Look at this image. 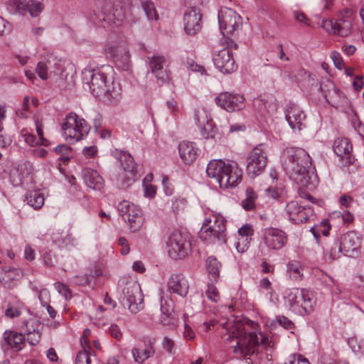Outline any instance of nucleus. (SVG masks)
<instances>
[{"instance_id": "nucleus-48", "label": "nucleus", "mask_w": 364, "mask_h": 364, "mask_svg": "<svg viewBox=\"0 0 364 364\" xmlns=\"http://www.w3.org/2000/svg\"><path fill=\"white\" fill-rule=\"evenodd\" d=\"M330 229L331 226L328 220H324L321 222L318 226L311 228V231L312 232L314 237L318 239L320 233H322L324 236H328Z\"/></svg>"}, {"instance_id": "nucleus-14", "label": "nucleus", "mask_w": 364, "mask_h": 364, "mask_svg": "<svg viewBox=\"0 0 364 364\" xmlns=\"http://www.w3.org/2000/svg\"><path fill=\"white\" fill-rule=\"evenodd\" d=\"M285 215L294 224L306 222L312 213L310 207L300 205L298 202L291 200L287 203L284 208Z\"/></svg>"}, {"instance_id": "nucleus-33", "label": "nucleus", "mask_w": 364, "mask_h": 364, "mask_svg": "<svg viewBox=\"0 0 364 364\" xmlns=\"http://www.w3.org/2000/svg\"><path fill=\"white\" fill-rule=\"evenodd\" d=\"M327 86L333 90L330 93L327 94V97H326V100L330 105L333 107H338L346 102V97L342 95L333 82H328Z\"/></svg>"}, {"instance_id": "nucleus-9", "label": "nucleus", "mask_w": 364, "mask_h": 364, "mask_svg": "<svg viewBox=\"0 0 364 364\" xmlns=\"http://www.w3.org/2000/svg\"><path fill=\"white\" fill-rule=\"evenodd\" d=\"M97 9L101 13L102 20L109 25H119L125 18L124 9L119 1L100 0Z\"/></svg>"}, {"instance_id": "nucleus-47", "label": "nucleus", "mask_w": 364, "mask_h": 364, "mask_svg": "<svg viewBox=\"0 0 364 364\" xmlns=\"http://www.w3.org/2000/svg\"><path fill=\"white\" fill-rule=\"evenodd\" d=\"M118 210L121 213L122 217L123 213H130V215H134L136 213H140V210H141L137 205L125 200L119 204Z\"/></svg>"}, {"instance_id": "nucleus-32", "label": "nucleus", "mask_w": 364, "mask_h": 364, "mask_svg": "<svg viewBox=\"0 0 364 364\" xmlns=\"http://www.w3.org/2000/svg\"><path fill=\"white\" fill-rule=\"evenodd\" d=\"M252 107L259 112H273L277 109L276 100L272 95L255 98L252 101Z\"/></svg>"}, {"instance_id": "nucleus-10", "label": "nucleus", "mask_w": 364, "mask_h": 364, "mask_svg": "<svg viewBox=\"0 0 364 364\" xmlns=\"http://www.w3.org/2000/svg\"><path fill=\"white\" fill-rule=\"evenodd\" d=\"M287 299L291 309L299 314L308 313L313 306L311 294L306 289H289Z\"/></svg>"}, {"instance_id": "nucleus-31", "label": "nucleus", "mask_w": 364, "mask_h": 364, "mask_svg": "<svg viewBox=\"0 0 364 364\" xmlns=\"http://www.w3.org/2000/svg\"><path fill=\"white\" fill-rule=\"evenodd\" d=\"M5 316L9 318L18 317L21 314L23 303L16 296L9 294L6 298Z\"/></svg>"}, {"instance_id": "nucleus-54", "label": "nucleus", "mask_w": 364, "mask_h": 364, "mask_svg": "<svg viewBox=\"0 0 364 364\" xmlns=\"http://www.w3.org/2000/svg\"><path fill=\"white\" fill-rule=\"evenodd\" d=\"M41 338V333L39 331L33 330L28 332L27 338H25V341H28L31 346H36L39 343Z\"/></svg>"}, {"instance_id": "nucleus-63", "label": "nucleus", "mask_w": 364, "mask_h": 364, "mask_svg": "<svg viewBox=\"0 0 364 364\" xmlns=\"http://www.w3.org/2000/svg\"><path fill=\"white\" fill-rule=\"evenodd\" d=\"M118 245L121 247L120 252L122 255H126L129 252V245L125 237H119L118 240Z\"/></svg>"}, {"instance_id": "nucleus-41", "label": "nucleus", "mask_w": 364, "mask_h": 364, "mask_svg": "<svg viewBox=\"0 0 364 364\" xmlns=\"http://www.w3.org/2000/svg\"><path fill=\"white\" fill-rule=\"evenodd\" d=\"M121 164L125 172L129 173L132 176L134 177L136 168V164L134 161L133 158L129 155H124L121 158ZM132 181H134V178H130Z\"/></svg>"}, {"instance_id": "nucleus-53", "label": "nucleus", "mask_w": 364, "mask_h": 364, "mask_svg": "<svg viewBox=\"0 0 364 364\" xmlns=\"http://www.w3.org/2000/svg\"><path fill=\"white\" fill-rule=\"evenodd\" d=\"M251 240V238L238 237L235 244L237 252H245L249 248Z\"/></svg>"}, {"instance_id": "nucleus-36", "label": "nucleus", "mask_w": 364, "mask_h": 364, "mask_svg": "<svg viewBox=\"0 0 364 364\" xmlns=\"http://www.w3.org/2000/svg\"><path fill=\"white\" fill-rule=\"evenodd\" d=\"M221 264L218 259L210 256L206 260V268L210 277V279L213 282H216L220 276V269Z\"/></svg>"}, {"instance_id": "nucleus-12", "label": "nucleus", "mask_w": 364, "mask_h": 364, "mask_svg": "<svg viewBox=\"0 0 364 364\" xmlns=\"http://www.w3.org/2000/svg\"><path fill=\"white\" fill-rule=\"evenodd\" d=\"M267 153L263 144L255 146L247 157L246 171L249 176L255 178L260 175L267 164Z\"/></svg>"}, {"instance_id": "nucleus-8", "label": "nucleus", "mask_w": 364, "mask_h": 364, "mask_svg": "<svg viewBox=\"0 0 364 364\" xmlns=\"http://www.w3.org/2000/svg\"><path fill=\"white\" fill-rule=\"evenodd\" d=\"M167 248L171 258L183 259L191 252L190 237L179 230H175L168 239Z\"/></svg>"}, {"instance_id": "nucleus-6", "label": "nucleus", "mask_w": 364, "mask_h": 364, "mask_svg": "<svg viewBox=\"0 0 364 364\" xmlns=\"http://www.w3.org/2000/svg\"><path fill=\"white\" fill-rule=\"evenodd\" d=\"M62 130L65 139L74 142L83 139L88 134L90 126L84 119L71 112L66 116Z\"/></svg>"}, {"instance_id": "nucleus-51", "label": "nucleus", "mask_w": 364, "mask_h": 364, "mask_svg": "<svg viewBox=\"0 0 364 364\" xmlns=\"http://www.w3.org/2000/svg\"><path fill=\"white\" fill-rule=\"evenodd\" d=\"M27 5L28 2L26 0H14L12 3L14 12L22 16H24L27 12Z\"/></svg>"}, {"instance_id": "nucleus-19", "label": "nucleus", "mask_w": 364, "mask_h": 364, "mask_svg": "<svg viewBox=\"0 0 364 364\" xmlns=\"http://www.w3.org/2000/svg\"><path fill=\"white\" fill-rule=\"evenodd\" d=\"M344 256L354 257L360 247V240L355 232L342 235L338 241Z\"/></svg>"}, {"instance_id": "nucleus-57", "label": "nucleus", "mask_w": 364, "mask_h": 364, "mask_svg": "<svg viewBox=\"0 0 364 364\" xmlns=\"http://www.w3.org/2000/svg\"><path fill=\"white\" fill-rule=\"evenodd\" d=\"M55 287L58 291L60 294H62L66 299H69L71 298V291L67 285L60 282H57L55 284Z\"/></svg>"}, {"instance_id": "nucleus-52", "label": "nucleus", "mask_w": 364, "mask_h": 364, "mask_svg": "<svg viewBox=\"0 0 364 364\" xmlns=\"http://www.w3.org/2000/svg\"><path fill=\"white\" fill-rule=\"evenodd\" d=\"M207 297L213 302L220 301V296L218 289L213 284H208L205 291Z\"/></svg>"}, {"instance_id": "nucleus-40", "label": "nucleus", "mask_w": 364, "mask_h": 364, "mask_svg": "<svg viewBox=\"0 0 364 364\" xmlns=\"http://www.w3.org/2000/svg\"><path fill=\"white\" fill-rule=\"evenodd\" d=\"M303 268L298 261H289L287 264V272L294 280L301 279L303 276Z\"/></svg>"}, {"instance_id": "nucleus-37", "label": "nucleus", "mask_w": 364, "mask_h": 364, "mask_svg": "<svg viewBox=\"0 0 364 364\" xmlns=\"http://www.w3.org/2000/svg\"><path fill=\"white\" fill-rule=\"evenodd\" d=\"M27 203L34 209L41 208L44 204V196L39 191H31L26 195Z\"/></svg>"}, {"instance_id": "nucleus-39", "label": "nucleus", "mask_w": 364, "mask_h": 364, "mask_svg": "<svg viewBox=\"0 0 364 364\" xmlns=\"http://www.w3.org/2000/svg\"><path fill=\"white\" fill-rule=\"evenodd\" d=\"M342 255H343V250L338 241H334L326 250L325 257L327 260L331 262L339 259Z\"/></svg>"}, {"instance_id": "nucleus-25", "label": "nucleus", "mask_w": 364, "mask_h": 364, "mask_svg": "<svg viewBox=\"0 0 364 364\" xmlns=\"http://www.w3.org/2000/svg\"><path fill=\"white\" fill-rule=\"evenodd\" d=\"M285 117L289 126L293 129L300 131L304 127L306 114L297 106L289 104L287 108Z\"/></svg>"}, {"instance_id": "nucleus-26", "label": "nucleus", "mask_w": 364, "mask_h": 364, "mask_svg": "<svg viewBox=\"0 0 364 364\" xmlns=\"http://www.w3.org/2000/svg\"><path fill=\"white\" fill-rule=\"evenodd\" d=\"M105 53L123 66H127L130 59V53L126 45H108L105 48Z\"/></svg>"}, {"instance_id": "nucleus-21", "label": "nucleus", "mask_w": 364, "mask_h": 364, "mask_svg": "<svg viewBox=\"0 0 364 364\" xmlns=\"http://www.w3.org/2000/svg\"><path fill=\"white\" fill-rule=\"evenodd\" d=\"M202 14L196 8H191L184 14V30L189 36H194L201 29Z\"/></svg>"}, {"instance_id": "nucleus-3", "label": "nucleus", "mask_w": 364, "mask_h": 364, "mask_svg": "<svg viewBox=\"0 0 364 364\" xmlns=\"http://www.w3.org/2000/svg\"><path fill=\"white\" fill-rule=\"evenodd\" d=\"M223 339L234 353L248 358L256 352L262 341V336L261 333L257 335L255 331L247 332L242 323H237L231 326L223 336Z\"/></svg>"}, {"instance_id": "nucleus-42", "label": "nucleus", "mask_w": 364, "mask_h": 364, "mask_svg": "<svg viewBox=\"0 0 364 364\" xmlns=\"http://www.w3.org/2000/svg\"><path fill=\"white\" fill-rule=\"evenodd\" d=\"M161 310L163 313V316L161 318V323L164 326L168 325L170 323L169 317L173 312V301L171 300H168L165 301L164 303H163V299H161Z\"/></svg>"}, {"instance_id": "nucleus-46", "label": "nucleus", "mask_w": 364, "mask_h": 364, "mask_svg": "<svg viewBox=\"0 0 364 364\" xmlns=\"http://www.w3.org/2000/svg\"><path fill=\"white\" fill-rule=\"evenodd\" d=\"M54 151L60 155L58 159L65 164L70 160L72 149L66 144H61L55 147Z\"/></svg>"}, {"instance_id": "nucleus-20", "label": "nucleus", "mask_w": 364, "mask_h": 364, "mask_svg": "<svg viewBox=\"0 0 364 364\" xmlns=\"http://www.w3.org/2000/svg\"><path fill=\"white\" fill-rule=\"evenodd\" d=\"M264 240L269 249L278 250L285 245L287 237L284 231L272 228L264 230Z\"/></svg>"}, {"instance_id": "nucleus-13", "label": "nucleus", "mask_w": 364, "mask_h": 364, "mask_svg": "<svg viewBox=\"0 0 364 364\" xmlns=\"http://www.w3.org/2000/svg\"><path fill=\"white\" fill-rule=\"evenodd\" d=\"M218 22L223 36L232 35L242 26L240 16L232 9H222L218 14Z\"/></svg>"}, {"instance_id": "nucleus-50", "label": "nucleus", "mask_w": 364, "mask_h": 364, "mask_svg": "<svg viewBox=\"0 0 364 364\" xmlns=\"http://www.w3.org/2000/svg\"><path fill=\"white\" fill-rule=\"evenodd\" d=\"M6 109L3 106H0V147H5L11 142L9 137H5L1 132L3 130L2 120L5 118Z\"/></svg>"}, {"instance_id": "nucleus-45", "label": "nucleus", "mask_w": 364, "mask_h": 364, "mask_svg": "<svg viewBox=\"0 0 364 364\" xmlns=\"http://www.w3.org/2000/svg\"><path fill=\"white\" fill-rule=\"evenodd\" d=\"M94 351L90 346H85L82 350H80L77 354L75 358V364H90V355Z\"/></svg>"}, {"instance_id": "nucleus-4", "label": "nucleus", "mask_w": 364, "mask_h": 364, "mask_svg": "<svg viewBox=\"0 0 364 364\" xmlns=\"http://www.w3.org/2000/svg\"><path fill=\"white\" fill-rule=\"evenodd\" d=\"M207 175L226 189L236 186L242 181V170L237 165L226 164L221 159L211 160L206 168Z\"/></svg>"}, {"instance_id": "nucleus-49", "label": "nucleus", "mask_w": 364, "mask_h": 364, "mask_svg": "<svg viewBox=\"0 0 364 364\" xmlns=\"http://www.w3.org/2000/svg\"><path fill=\"white\" fill-rule=\"evenodd\" d=\"M27 7V11L32 17H37L43 9L42 3L33 0L28 1Z\"/></svg>"}, {"instance_id": "nucleus-7", "label": "nucleus", "mask_w": 364, "mask_h": 364, "mask_svg": "<svg viewBox=\"0 0 364 364\" xmlns=\"http://www.w3.org/2000/svg\"><path fill=\"white\" fill-rule=\"evenodd\" d=\"M354 14L351 9H345L340 11L338 18L336 21L324 20L322 27L328 33L346 37L351 34Z\"/></svg>"}, {"instance_id": "nucleus-62", "label": "nucleus", "mask_w": 364, "mask_h": 364, "mask_svg": "<svg viewBox=\"0 0 364 364\" xmlns=\"http://www.w3.org/2000/svg\"><path fill=\"white\" fill-rule=\"evenodd\" d=\"M331 58L333 60L335 66L339 70H341L344 63L341 54L336 51L332 52L331 54Z\"/></svg>"}, {"instance_id": "nucleus-34", "label": "nucleus", "mask_w": 364, "mask_h": 364, "mask_svg": "<svg viewBox=\"0 0 364 364\" xmlns=\"http://www.w3.org/2000/svg\"><path fill=\"white\" fill-rule=\"evenodd\" d=\"M122 218L128 224L129 229L132 232L138 231L143 225L144 221L141 210H140V213H136L134 215H130V213H123Z\"/></svg>"}, {"instance_id": "nucleus-58", "label": "nucleus", "mask_w": 364, "mask_h": 364, "mask_svg": "<svg viewBox=\"0 0 364 364\" xmlns=\"http://www.w3.org/2000/svg\"><path fill=\"white\" fill-rule=\"evenodd\" d=\"M254 230L251 225L246 224L238 230V237L251 238Z\"/></svg>"}, {"instance_id": "nucleus-1", "label": "nucleus", "mask_w": 364, "mask_h": 364, "mask_svg": "<svg viewBox=\"0 0 364 364\" xmlns=\"http://www.w3.org/2000/svg\"><path fill=\"white\" fill-rule=\"evenodd\" d=\"M284 169L289 178L300 186V197L314 203L312 196L301 190V188H314L316 182L317 177L311 166L310 156L303 149L289 147L284 150Z\"/></svg>"}, {"instance_id": "nucleus-17", "label": "nucleus", "mask_w": 364, "mask_h": 364, "mask_svg": "<svg viewBox=\"0 0 364 364\" xmlns=\"http://www.w3.org/2000/svg\"><path fill=\"white\" fill-rule=\"evenodd\" d=\"M213 60L215 67L223 73H231L237 69L232 53L228 48L217 52L213 55Z\"/></svg>"}, {"instance_id": "nucleus-18", "label": "nucleus", "mask_w": 364, "mask_h": 364, "mask_svg": "<svg viewBox=\"0 0 364 364\" xmlns=\"http://www.w3.org/2000/svg\"><path fill=\"white\" fill-rule=\"evenodd\" d=\"M156 339L155 337L147 336L143 339L144 346L135 347L132 350L134 362L142 364L145 360L154 355Z\"/></svg>"}, {"instance_id": "nucleus-55", "label": "nucleus", "mask_w": 364, "mask_h": 364, "mask_svg": "<svg viewBox=\"0 0 364 364\" xmlns=\"http://www.w3.org/2000/svg\"><path fill=\"white\" fill-rule=\"evenodd\" d=\"M161 346L169 354H173L175 353V342L171 338L165 336L163 338Z\"/></svg>"}, {"instance_id": "nucleus-15", "label": "nucleus", "mask_w": 364, "mask_h": 364, "mask_svg": "<svg viewBox=\"0 0 364 364\" xmlns=\"http://www.w3.org/2000/svg\"><path fill=\"white\" fill-rule=\"evenodd\" d=\"M218 106L228 112L239 111L245 108V98L239 94L222 92L216 98Z\"/></svg>"}, {"instance_id": "nucleus-28", "label": "nucleus", "mask_w": 364, "mask_h": 364, "mask_svg": "<svg viewBox=\"0 0 364 364\" xmlns=\"http://www.w3.org/2000/svg\"><path fill=\"white\" fill-rule=\"evenodd\" d=\"M168 287L170 291L181 296H185L188 292L189 284L184 275L176 274L170 277L168 282Z\"/></svg>"}, {"instance_id": "nucleus-11", "label": "nucleus", "mask_w": 364, "mask_h": 364, "mask_svg": "<svg viewBox=\"0 0 364 364\" xmlns=\"http://www.w3.org/2000/svg\"><path fill=\"white\" fill-rule=\"evenodd\" d=\"M122 304L131 313L136 314L144 308L143 296L139 285L133 282L126 284L123 290Z\"/></svg>"}, {"instance_id": "nucleus-56", "label": "nucleus", "mask_w": 364, "mask_h": 364, "mask_svg": "<svg viewBox=\"0 0 364 364\" xmlns=\"http://www.w3.org/2000/svg\"><path fill=\"white\" fill-rule=\"evenodd\" d=\"M284 364H310V363L301 355L294 354L289 356L288 362Z\"/></svg>"}, {"instance_id": "nucleus-44", "label": "nucleus", "mask_w": 364, "mask_h": 364, "mask_svg": "<svg viewBox=\"0 0 364 364\" xmlns=\"http://www.w3.org/2000/svg\"><path fill=\"white\" fill-rule=\"evenodd\" d=\"M141 6L149 21H157L158 14L153 2L149 0H143Z\"/></svg>"}, {"instance_id": "nucleus-35", "label": "nucleus", "mask_w": 364, "mask_h": 364, "mask_svg": "<svg viewBox=\"0 0 364 364\" xmlns=\"http://www.w3.org/2000/svg\"><path fill=\"white\" fill-rule=\"evenodd\" d=\"M54 65L58 67V71L52 70V65L50 60L40 61L36 67V73L38 76L44 80L48 78L49 74L50 75L54 74V75L57 76L58 75V71H61V68H60L59 64L55 63Z\"/></svg>"}, {"instance_id": "nucleus-60", "label": "nucleus", "mask_w": 364, "mask_h": 364, "mask_svg": "<svg viewBox=\"0 0 364 364\" xmlns=\"http://www.w3.org/2000/svg\"><path fill=\"white\" fill-rule=\"evenodd\" d=\"M75 238L72 235L71 233L68 232V231L63 232V237L60 241L59 246H63L67 247L70 245H74Z\"/></svg>"}, {"instance_id": "nucleus-30", "label": "nucleus", "mask_w": 364, "mask_h": 364, "mask_svg": "<svg viewBox=\"0 0 364 364\" xmlns=\"http://www.w3.org/2000/svg\"><path fill=\"white\" fill-rule=\"evenodd\" d=\"M82 175L85 183L90 188L100 190L103 188L104 180L95 170L85 168L82 171Z\"/></svg>"}, {"instance_id": "nucleus-29", "label": "nucleus", "mask_w": 364, "mask_h": 364, "mask_svg": "<svg viewBox=\"0 0 364 364\" xmlns=\"http://www.w3.org/2000/svg\"><path fill=\"white\" fill-rule=\"evenodd\" d=\"M198 149L193 142L183 141L178 145V152L182 161L186 164H192L198 155Z\"/></svg>"}, {"instance_id": "nucleus-22", "label": "nucleus", "mask_w": 364, "mask_h": 364, "mask_svg": "<svg viewBox=\"0 0 364 364\" xmlns=\"http://www.w3.org/2000/svg\"><path fill=\"white\" fill-rule=\"evenodd\" d=\"M195 119L200 129L201 135L204 139L214 136V129L210 113L204 108H198L195 112Z\"/></svg>"}, {"instance_id": "nucleus-5", "label": "nucleus", "mask_w": 364, "mask_h": 364, "mask_svg": "<svg viewBox=\"0 0 364 364\" xmlns=\"http://www.w3.org/2000/svg\"><path fill=\"white\" fill-rule=\"evenodd\" d=\"M198 237L209 243H225L227 240L225 218L219 214L207 217L203 223Z\"/></svg>"}, {"instance_id": "nucleus-64", "label": "nucleus", "mask_w": 364, "mask_h": 364, "mask_svg": "<svg viewBox=\"0 0 364 364\" xmlns=\"http://www.w3.org/2000/svg\"><path fill=\"white\" fill-rule=\"evenodd\" d=\"M352 124L358 133L361 136H364V124L356 116L352 119Z\"/></svg>"}, {"instance_id": "nucleus-43", "label": "nucleus", "mask_w": 364, "mask_h": 364, "mask_svg": "<svg viewBox=\"0 0 364 364\" xmlns=\"http://www.w3.org/2000/svg\"><path fill=\"white\" fill-rule=\"evenodd\" d=\"M22 276V272L20 269L16 268H4L1 272V279L7 282L9 281L18 280Z\"/></svg>"}, {"instance_id": "nucleus-2", "label": "nucleus", "mask_w": 364, "mask_h": 364, "mask_svg": "<svg viewBox=\"0 0 364 364\" xmlns=\"http://www.w3.org/2000/svg\"><path fill=\"white\" fill-rule=\"evenodd\" d=\"M112 72V67L103 65L98 69L85 70L82 73L83 79L86 80L92 94L109 102L117 100L122 94L119 83L109 76Z\"/></svg>"}, {"instance_id": "nucleus-23", "label": "nucleus", "mask_w": 364, "mask_h": 364, "mask_svg": "<svg viewBox=\"0 0 364 364\" xmlns=\"http://www.w3.org/2000/svg\"><path fill=\"white\" fill-rule=\"evenodd\" d=\"M34 121H35L36 130V133L38 136V139H37L33 134L28 133L25 130H23L21 132V135L24 139L25 142L31 146L38 145V144H41V145H43L45 146H48L49 145V141L48 139H46L43 136V120L41 119H40L38 117L35 116Z\"/></svg>"}, {"instance_id": "nucleus-38", "label": "nucleus", "mask_w": 364, "mask_h": 364, "mask_svg": "<svg viewBox=\"0 0 364 364\" xmlns=\"http://www.w3.org/2000/svg\"><path fill=\"white\" fill-rule=\"evenodd\" d=\"M245 193L246 198L241 202L242 207L247 211L252 210L255 208L257 195L251 187L247 188Z\"/></svg>"}, {"instance_id": "nucleus-61", "label": "nucleus", "mask_w": 364, "mask_h": 364, "mask_svg": "<svg viewBox=\"0 0 364 364\" xmlns=\"http://www.w3.org/2000/svg\"><path fill=\"white\" fill-rule=\"evenodd\" d=\"M184 65L189 70L194 71V72H200L201 74H203L205 72L204 68L196 64L193 60L191 59H187L186 61L183 62Z\"/></svg>"}, {"instance_id": "nucleus-24", "label": "nucleus", "mask_w": 364, "mask_h": 364, "mask_svg": "<svg viewBox=\"0 0 364 364\" xmlns=\"http://www.w3.org/2000/svg\"><path fill=\"white\" fill-rule=\"evenodd\" d=\"M353 146L350 140L347 138H338L333 144V151L335 154L343 160L346 165L352 164L354 158L351 156Z\"/></svg>"}, {"instance_id": "nucleus-27", "label": "nucleus", "mask_w": 364, "mask_h": 364, "mask_svg": "<svg viewBox=\"0 0 364 364\" xmlns=\"http://www.w3.org/2000/svg\"><path fill=\"white\" fill-rule=\"evenodd\" d=\"M25 336L15 331L8 330L3 333V346L7 349L16 351L22 350L24 347Z\"/></svg>"}, {"instance_id": "nucleus-16", "label": "nucleus", "mask_w": 364, "mask_h": 364, "mask_svg": "<svg viewBox=\"0 0 364 364\" xmlns=\"http://www.w3.org/2000/svg\"><path fill=\"white\" fill-rule=\"evenodd\" d=\"M149 59V68L156 80L162 83L168 82L171 78V71L166 65L165 58L154 55Z\"/></svg>"}, {"instance_id": "nucleus-59", "label": "nucleus", "mask_w": 364, "mask_h": 364, "mask_svg": "<svg viewBox=\"0 0 364 364\" xmlns=\"http://www.w3.org/2000/svg\"><path fill=\"white\" fill-rule=\"evenodd\" d=\"M92 277H93L90 274L76 276L73 278V282L80 286L87 285L91 282Z\"/></svg>"}]
</instances>
